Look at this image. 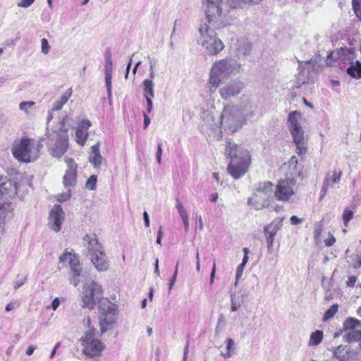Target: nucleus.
<instances>
[{"mask_svg": "<svg viewBox=\"0 0 361 361\" xmlns=\"http://www.w3.org/2000/svg\"><path fill=\"white\" fill-rule=\"evenodd\" d=\"M22 180L23 175L19 172L11 173L8 177L0 176V230L13 216L11 200L17 195Z\"/></svg>", "mask_w": 361, "mask_h": 361, "instance_id": "nucleus-1", "label": "nucleus"}, {"mask_svg": "<svg viewBox=\"0 0 361 361\" xmlns=\"http://www.w3.org/2000/svg\"><path fill=\"white\" fill-rule=\"evenodd\" d=\"M242 65L232 58L216 61L212 66L206 85V91L209 94L214 93L224 80L231 75L239 73Z\"/></svg>", "mask_w": 361, "mask_h": 361, "instance_id": "nucleus-2", "label": "nucleus"}, {"mask_svg": "<svg viewBox=\"0 0 361 361\" xmlns=\"http://www.w3.org/2000/svg\"><path fill=\"white\" fill-rule=\"evenodd\" d=\"M226 153L231 159L227 167L228 172L233 178H240L247 171L251 163L250 152L240 146L229 142L226 147Z\"/></svg>", "mask_w": 361, "mask_h": 361, "instance_id": "nucleus-3", "label": "nucleus"}, {"mask_svg": "<svg viewBox=\"0 0 361 361\" xmlns=\"http://www.w3.org/2000/svg\"><path fill=\"white\" fill-rule=\"evenodd\" d=\"M207 23H201L198 28L197 43L208 55H217L224 49V44L216 31Z\"/></svg>", "mask_w": 361, "mask_h": 361, "instance_id": "nucleus-4", "label": "nucleus"}, {"mask_svg": "<svg viewBox=\"0 0 361 361\" xmlns=\"http://www.w3.org/2000/svg\"><path fill=\"white\" fill-rule=\"evenodd\" d=\"M302 115L300 111H290L288 116L287 124L292 135L293 142L296 145V152L302 155L307 152V140L304 136V130L300 123Z\"/></svg>", "mask_w": 361, "mask_h": 361, "instance_id": "nucleus-5", "label": "nucleus"}, {"mask_svg": "<svg viewBox=\"0 0 361 361\" xmlns=\"http://www.w3.org/2000/svg\"><path fill=\"white\" fill-rule=\"evenodd\" d=\"M64 127L63 121L61 122V127L59 131H47L45 134L46 145L51 155L54 157L60 158L67 151L68 147V136L67 131L63 130Z\"/></svg>", "mask_w": 361, "mask_h": 361, "instance_id": "nucleus-6", "label": "nucleus"}, {"mask_svg": "<svg viewBox=\"0 0 361 361\" xmlns=\"http://www.w3.org/2000/svg\"><path fill=\"white\" fill-rule=\"evenodd\" d=\"M274 185L271 181L259 183L253 194L247 200V204L256 210L268 207L274 197Z\"/></svg>", "mask_w": 361, "mask_h": 361, "instance_id": "nucleus-7", "label": "nucleus"}, {"mask_svg": "<svg viewBox=\"0 0 361 361\" xmlns=\"http://www.w3.org/2000/svg\"><path fill=\"white\" fill-rule=\"evenodd\" d=\"M221 128L235 133L245 123L238 114V106L228 105L224 108L221 115Z\"/></svg>", "mask_w": 361, "mask_h": 361, "instance_id": "nucleus-8", "label": "nucleus"}, {"mask_svg": "<svg viewBox=\"0 0 361 361\" xmlns=\"http://www.w3.org/2000/svg\"><path fill=\"white\" fill-rule=\"evenodd\" d=\"M98 309L101 314L99 316L100 330L101 333L104 334L109 326L116 322V316L118 313L117 306L107 298H103L99 302Z\"/></svg>", "mask_w": 361, "mask_h": 361, "instance_id": "nucleus-9", "label": "nucleus"}, {"mask_svg": "<svg viewBox=\"0 0 361 361\" xmlns=\"http://www.w3.org/2000/svg\"><path fill=\"white\" fill-rule=\"evenodd\" d=\"M104 298L102 286L95 281L85 283L82 286V307L90 310L94 309L96 302Z\"/></svg>", "mask_w": 361, "mask_h": 361, "instance_id": "nucleus-10", "label": "nucleus"}, {"mask_svg": "<svg viewBox=\"0 0 361 361\" xmlns=\"http://www.w3.org/2000/svg\"><path fill=\"white\" fill-rule=\"evenodd\" d=\"M95 332V329H90L85 332L81 338V344L84 347L83 353L89 357L99 356L104 349L103 343L94 338Z\"/></svg>", "mask_w": 361, "mask_h": 361, "instance_id": "nucleus-11", "label": "nucleus"}, {"mask_svg": "<svg viewBox=\"0 0 361 361\" xmlns=\"http://www.w3.org/2000/svg\"><path fill=\"white\" fill-rule=\"evenodd\" d=\"M223 4V0H206L205 20L202 23L217 25L221 20Z\"/></svg>", "mask_w": 361, "mask_h": 361, "instance_id": "nucleus-12", "label": "nucleus"}, {"mask_svg": "<svg viewBox=\"0 0 361 361\" xmlns=\"http://www.w3.org/2000/svg\"><path fill=\"white\" fill-rule=\"evenodd\" d=\"M42 146L40 140L24 137V163L36 161L40 156Z\"/></svg>", "mask_w": 361, "mask_h": 361, "instance_id": "nucleus-13", "label": "nucleus"}, {"mask_svg": "<svg viewBox=\"0 0 361 361\" xmlns=\"http://www.w3.org/2000/svg\"><path fill=\"white\" fill-rule=\"evenodd\" d=\"M295 182L292 179H285L279 181L274 190V197L277 200L286 202L293 195V186Z\"/></svg>", "mask_w": 361, "mask_h": 361, "instance_id": "nucleus-14", "label": "nucleus"}, {"mask_svg": "<svg viewBox=\"0 0 361 361\" xmlns=\"http://www.w3.org/2000/svg\"><path fill=\"white\" fill-rule=\"evenodd\" d=\"M245 84L240 80L235 78L223 85L219 90L221 97L228 100L238 95L244 88Z\"/></svg>", "mask_w": 361, "mask_h": 361, "instance_id": "nucleus-15", "label": "nucleus"}, {"mask_svg": "<svg viewBox=\"0 0 361 361\" xmlns=\"http://www.w3.org/2000/svg\"><path fill=\"white\" fill-rule=\"evenodd\" d=\"M283 218H276L269 224L264 227V233L267 243V249L269 252L272 251L274 237L277 232L281 229Z\"/></svg>", "mask_w": 361, "mask_h": 361, "instance_id": "nucleus-16", "label": "nucleus"}, {"mask_svg": "<svg viewBox=\"0 0 361 361\" xmlns=\"http://www.w3.org/2000/svg\"><path fill=\"white\" fill-rule=\"evenodd\" d=\"M67 169L63 178V183L66 189L74 187L77 178V164L72 158L65 157Z\"/></svg>", "mask_w": 361, "mask_h": 361, "instance_id": "nucleus-17", "label": "nucleus"}, {"mask_svg": "<svg viewBox=\"0 0 361 361\" xmlns=\"http://www.w3.org/2000/svg\"><path fill=\"white\" fill-rule=\"evenodd\" d=\"M49 225L55 232H59L61 228V224L64 221V212L62 207L55 204L49 212Z\"/></svg>", "mask_w": 361, "mask_h": 361, "instance_id": "nucleus-18", "label": "nucleus"}, {"mask_svg": "<svg viewBox=\"0 0 361 361\" xmlns=\"http://www.w3.org/2000/svg\"><path fill=\"white\" fill-rule=\"evenodd\" d=\"M238 114L242 116V118L244 120V122L248 119H250L255 114V107L252 104L250 98L243 94L240 97V104L239 106H238Z\"/></svg>", "mask_w": 361, "mask_h": 361, "instance_id": "nucleus-19", "label": "nucleus"}, {"mask_svg": "<svg viewBox=\"0 0 361 361\" xmlns=\"http://www.w3.org/2000/svg\"><path fill=\"white\" fill-rule=\"evenodd\" d=\"M92 123L89 120H82L78 126L75 131L76 142L83 146L89 135L88 129Z\"/></svg>", "mask_w": 361, "mask_h": 361, "instance_id": "nucleus-20", "label": "nucleus"}, {"mask_svg": "<svg viewBox=\"0 0 361 361\" xmlns=\"http://www.w3.org/2000/svg\"><path fill=\"white\" fill-rule=\"evenodd\" d=\"M59 262L70 269L80 264L78 256L74 252H68L67 250L60 255Z\"/></svg>", "mask_w": 361, "mask_h": 361, "instance_id": "nucleus-21", "label": "nucleus"}, {"mask_svg": "<svg viewBox=\"0 0 361 361\" xmlns=\"http://www.w3.org/2000/svg\"><path fill=\"white\" fill-rule=\"evenodd\" d=\"M351 52L349 49L346 47H341L340 49L331 51L327 56L326 64L329 66H333L334 62L337 60L345 61L349 58Z\"/></svg>", "mask_w": 361, "mask_h": 361, "instance_id": "nucleus-22", "label": "nucleus"}, {"mask_svg": "<svg viewBox=\"0 0 361 361\" xmlns=\"http://www.w3.org/2000/svg\"><path fill=\"white\" fill-rule=\"evenodd\" d=\"M90 259L97 271H105L109 269L106 256L104 251L97 253V255L92 254Z\"/></svg>", "mask_w": 361, "mask_h": 361, "instance_id": "nucleus-23", "label": "nucleus"}, {"mask_svg": "<svg viewBox=\"0 0 361 361\" xmlns=\"http://www.w3.org/2000/svg\"><path fill=\"white\" fill-rule=\"evenodd\" d=\"M100 145L97 142L90 148V152L89 155V161L91 163L95 169H99L102 164L104 158L100 153Z\"/></svg>", "mask_w": 361, "mask_h": 361, "instance_id": "nucleus-24", "label": "nucleus"}, {"mask_svg": "<svg viewBox=\"0 0 361 361\" xmlns=\"http://www.w3.org/2000/svg\"><path fill=\"white\" fill-rule=\"evenodd\" d=\"M112 59L110 55L106 56L104 73H105V82L109 99L111 97V78H112Z\"/></svg>", "mask_w": 361, "mask_h": 361, "instance_id": "nucleus-25", "label": "nucleus"}, {"mask_svg": "<svg viewBox=\"0 0 361 361\" xmlns=\"http://www.w3.org/2000/svg\"><path fill=\"white\" fill-rule=\"evenodd\" d=\"M85 240L87 241V250L89 257H91L92 254L97 255V253L103 251L102 245L99 243L94 235H87Z\"/></svg>", "mask_w": 361, "mask_h": 361, "instance_id": "nucleus-26", "label": "nucleus"}, {"mask_svg": "<svg viewBox=\"0 0 361 361\" xmlns=\"http://www.w3.org/2000/svg\"><path fill=\"white\" fill-rule=\"evenodd\" d=\"M82 276V268L81 264H79L70 269L69 272V281L75 287L78 286L81 281Z\"/></svg>", "mask_w": 361, "mask_h": 361, "instance_id": "nucleus-27", "label": "nucleus"}, {"mask_svg": "<svg viewBox=\"0 0 361 361\" xmlns=\"http://www.w3.org/2000/svg\"><path fill=\"white\" fill-rule=\"evenodd\" d=\"M346 346L339 345L333 348L334 357L329 361H346L348 360V351Z\"/></svg>", "mask_w": 361, "mask_h": 361, "instance_id": "nucleus-28", "label": "nucleus"}, {"mask_svg": "<svg viewBox=\"0 0 361 361\" xmlns=\"http://www.w3.org/2000/svg\"><path fill=\"white\" fill-rule=\"evenodd\" d=\"M12 154L18 161L23 162V138L17 139L14 141Z\"/></svg>", "mask_w": 361, "mask_h": 361, "instance_id": "nucleus-29", "label": "nucleus"}, {"mask_svg": "<svg viewBox=\"0 0 361 361\" xmlns=\"http://www.w3.org/2000/svg\"><path fill=\"white\" fill-rule=\"evenodd\" d=\"M72 94L71 89L67 90L60 97L59 100H56L52 108L51 111H59L62 109L63 106L68 101L69 98Z\"/></svg>", "mask_w": 361, "mask_h": 361, "instance_id": "nucleus-30", "label": "nucleus"}, {"mask_svg": "<svg viewBox=\"0 0 361 361\" xmlns=\"http://www.w3.org/2000/svg\"><path fill=\"white\" fill-rule=\"evenodd\" d=\"M341 176V171H333L331 172H328L324 180V182L325 183V185H329L330 186H331L333 184L337 183L340 181Z\"/></svg>", "mask_w": 361, "mask_h": 361, "instance_id": "nucleus-31", "label": "nucleus"}, {"mask_svg": "<svg viewBox=\"0 0 361 361\" xmlns=\"http://www.w3.org/2000/svg\"><path fill=\"white\" fill-rule=\"evenodd\" d=\"M347 73L349 75L360 78H361V63L359 61H356L355 63H352L351 66L348 68Z\"/></svg>", "mask_w": 361, "mask_h": 361, "instance_id": "nucleus-32", "label": "nucleus"}, {"mask_svg": "<svg viewBox=\"0 0 361 361\" xmlns=\"http://www.w3.org/2000/svg\"><path fill=\"white\" fill-rule=\"evenodd\" d=\"M345 342L351 343L361 341V331L352 330L343 336Z\"/></svg>", "mask_w": 361, "mask_h": 361, "instance_id": "nucleus-33", "label": "nucleus"}, {"mask_svg": "<svg viewBox=\"0 0 361 361\" xmlns=\"http://www.w3.org/2000/svg\"><path fill=\"white\" fill-rule=\"evenodd\" d=\"M323 339V332L319 330H317L312 332L310 335L308 345H317Z\"/></svg>", "mask_w": 361, "mask_h": 361, "instance_id": "nucleus-34", "label": "nucleus"}, {"mask_svg": "<svg viewBox=\"0 0 361 361\" xmlns=\"http://www.w3.org/2000/svg\"><path fill=\"white\" fill-rule=\"evenodd\" d=\"M361 328V321L350 317L348 318L343 323V328L345 330H353L355 328Z\"/></svg>", "mask_w": 361, "mask_h": 361, "instance_id": "nucleus-35", "label": "nucleus"}, {"mask_svg": "<svg viewBox=\"0 0 361 361\" xmlns=\"http://www.w3.org/2000/svg\"><path fill=\"white\" fill-rule=\"evenodd\" d=\"M37 111V107L34 102H24V112L30 116H34Z\"/></svg>", "mask_w": 361, "mask_h": 361, "instance_id": "nucleus-36", "label": "nucleus"}, {"mask_svg": "<svg viewBox=\"0 0 361 361\" xmlns=\"http://www.w3.org/2000/svg\"><path fill=\"white\" fill-rule=\"evenodd\" d=\"M338 305L337 304L333 305L324 314L323 321H326L332 318L338 312Z\"/></svg>", "mask_w": 361, "mask_h": 361, "instance_id": "nucleus-37", "label": "nucleus"}, {"mask_svg": "<svg viewBox=\"0 0 361 361\" xmlns=\"http://www.w3.org/2000/svg\"><path fill=\"white\" fill-rule=\"evenodd\" d=\"M322 222H317L314 224V237L317 244L320 242L321 240V234L322 232Z\"/></svg>", "mask_w": 361, "mask_h": 361, "instance_id": "nucleus-38", "label": "nucleus"}, {"mask_svg": "<svg viewBox=\"0 0 361 361\" xmlns=\"http://www.w3.org/2000/svg\"><path fill=\"white\" fill-rule=\"evenodd\" d=\"M144 93H152L154 90V84L151 79H145L142 82Z\"/></svg>", "mask_w": 361, "mask_h": 361, "instance_id": "nucleus-39", "label": "nucleus"}, {"mask_svg": "<svg viewBox=\"0 0 361 361\" xmlns=\"http://www.w3.org/2000/svg\"><path fill=\"white\" fill-rule=\"evenodd\" d=\"M251 50V44L248 42H244L242 45L238 48V55L246 56L248 55Z\"/></svg>", "mask_w": 361, "mask_h": 361, "instance_id": "nucleus-40", "label": "nucleus"}, {"mask_svg": "<svg viewBox=\"0 0 361 361\" xmlns=\"http://www.w3.org/2000/svg\"><path fill=\"white\" fill-rule=\"evenodd\" d=\"M66 192L58 194L56 196V200L60 202H63L68 200L71 196V189L68 188Z\"/></svg>", "mask_w": 361, "mask_h": 361, "instance_id": "nucleus-41", "label": "nucleus"}, {"mask_svg": "<svg viewBox=\"0 0 361 361\" xmlns=\"http://www.w3.org/2000/svg\"><path fill=\"white\" fill-rule=\"evenodd\" d=\"M354 213L349 209H345L343 214V220L345 227L348 226V222L353 218Z\"/></svg>", "mask_w": 361, "mask_h": 361, "instance_id": "nucleus-42", "label": "nucleus"}, {"mask_svg": "<svg viewBox=\"0 0 361 361\" xmlns=\"http://www.w3.org/2000/svg\"><path fill=\"white\" fill-rule=\"evenodd\" d=\"M97 176H91L86 182V188L89 190H94L96 188Z\"/></svg>", "mask_w": 361, "mask_h": 361, "instance_id": "nucleus-43", "label": "nucleus"}, {"mask_svg": "<svg viewBox=\"0 0 361 361\" xmlns=\"http://www.w3.org/2000/svg\"><path fill=\"white\" fill-rule=\"evenodd\" d=\"M51 47L47 39L43 38L41 40V51L43 54H47L49 53Z\"/></svg>", "mask_w": 361, "mask_h": 361, "instance_id": "nucleus-44", "label": "nucleus"}, {"mask_svg": "<svg viewBox=\"0 0 361 361\" xmlns=\"http://www.w3.org/2000/svg\"><path fill=\"white\" fill-rule=\"evenodd\" d=\"M245 266L239 264L235 274V286H237L239 279L241 277Z\"/></svg>", "mask_w": 361, "mask_h": 361, "instance_id": "nucleus-45", "label": "nucleus"}, {"mask_svg": "<svg viewBox=\"0 0 361 361\" xmlns=\"http://www.w3.org/2000/svg\"><path fill=\"white\" fill-rule=\"evenodd\" d=\"M336 238L331 234L329 233V237L324 240L325 245L330 247L336 243Z\"/></svg>", "mask_w": 361, "mask_h": 361, "instance_id": "nucleus-46", "label": "nucleus"}, {"mask_svg": "<svg viewBox=\"0 0 361 361\" xmlns=\"http://www.w3.org/2000/svg\"><path fill=\"white\" fill-rule=\"evenodd\" d=\"M176 207L177 208L180 216L183 215L187 214V212H186L183 204L179 200H177Z\"/></svg>", "mask_w": 361, "mask_h": 361, "instance_id": "nucleus-47", "label": "nucleus"}, {"mask_svg": "<svg viewBox=\"0 0 361 361\" xmlns=\"http://www.w3.org/2000/svg\"><path fill=\"white\" fill-rule=\"evenodd\" d=\"M243 250L244 252V257H243V261H242L240 265L245 266L248 261V259H249L248 254L250 252V250L247 247H244Z\"/></svg>", "mask_w": 361, "mask_h": 361, "instance_id": "nucleus-48", "label": "nucleus"}, {"mask_svg": "<svg viewBox=\"0 0 361 361\" xmlns=\"http://www.w3.org/2000/svg\"><path fill=\"white\" fill-rule=\"evenodd\" d=\"M183 221L185 231L187 232L189 230V219L188 214L180 216Z\"/></svg>", "mask_w": 361, "mask_h": 361, "instance_id": "nucleus-49", "label": "nucleus"}, {"mask_svg": "<svg viewBox=\"0 0 361 361\" xmlns=\"http://www.w3.org/2000/svg\"><path fill=\"white\" fill-rule=\"evenodd\" d=\"M145 99H146V101H147V112L148 114L151 113L152 110V99L148 96V95H145Z\"/></svg>", "mask_w": 361, "mask_h": 361, "instance_id": "nucleus-50", "label": "nucleus"}, {"mask_svg": "<svg viewBox=\"0 0 361 361\" xmlns=\"http://www.w3.org/2000/svg\"><path fill=\"white\" fill-rule=\"evenodd\" d=\"M357 281V277L355 276H349L346 284L349 287H353Z\"/></svg>", "mask_w": 361, "mask_h": 361, "instance_id": "nucleus-51", "label": "nucleus"}, {"mask_svg": "<svg viewBox=\"0 0 361 361\" xmlns=\"http://www.w3.org/2000/svg\"><path fill=\"white\" fill-rule=\"evenodd\" d=\"M161 155H162V149H161V145H158L157 147V160L159 164H161Z\"/></svg>", "mask_w": 361, "mask_h": 361, "instance_id": "nucleus-52", "label": "nucleus"}, {"mask_svg": "<svg viewBox=\"0 0 361 361\" xmlns=\"http://www.w3.org/2000/svg\"><path fill=\"white\" fill-rule=\"evenodd\" d=\"M216 262H214L213 266H212V272H211V275H210V280H209L210 284H212L214 283V277H215V274H216Z\"/></svg>", "mask_w": 361, "mask_h": 361, "instance_id": "nucleus-53", "label": "nucleus"}, {"mask_svg": "<svg viewBox=\"0 0 361 361\" xmlns=\"http://www.w3.org/2000/svg\"><path fill=\"white\" fill-rule=\"evenodd\" d=\"M315 39L317 41V42H319L321 41V43L322 44H329V39L326 36H320V35H317L315 36Z\"/></svg>", "mask_w": 361, "mask_h": 361, "instance_id": "nucleus-54", "label": "nucleus"}, {"mask_svg": "<svg viewBox=\"0 0 361 361\" xmlns=\"http://www.w3.org/2000/svg\"><path fill=\"white\" fill-rule=\"evenodd\" d=\"M241 306V305L240 303H237L235 300L232 298H231V310L233 312H235L237 311L240 307Z\"/></svg>", "mask_w": 361, "mask_h": 361, "instance_id": "nucleus-55", "label": "nucleus"}, {"mask_svg": "<svg viewBox=\"0 0 361 361\" xmlns=\"http://www.w3.org/2000/svg\"><path fill=\"white\" fill-rule=\"evenodd\" d=\"M226 343H227V350L228 351H231L232 350L234 349L235 343L232 338H228L226 341Z\"/></svg>", "mask_w": 361, "mask_h": 361, "instance_id": "nucleus-56", "label": "nucleus"}, {"mask_svg": "<svg viewBox=\"0 0 361 361\" xmlns=\"http://www.w3.org/2000/svg\"><path fill=\"white\" fill-rule=\"evenodd\" d=\"M60 305V300L59 298H56L54 299L51 304V307L53 309V310H56V309L59 307Z\"/></svg>", "mask_w": 361, "mask_h": 361, "instance_id": "nucleus-57", "label": "nucleus"}, {"mask_svg": "<svg viewBox=\"0 0 361 361\" xmlns=\"http://www.w3.org/2000/svg\"><path fill=\"white\" fill-rule=\"evenodd\" d=\"M177 276L178 275H175L173 274V276L171 277L170 281H169V291L170 292L171 290V289L173 288L174 284H175V282L177 279Z\"/></svg>", "mask_w": 361, "mask_h": 361, "instance_id": "nucleus-58", "label": "nucleus"}, {"mask_svg": "<svg viewBox=\"0 0 361 361\" xmlns=\"http://www.w3.org/2000/svg\"><path fill=\"white\" fill-rule=\"evenodd\" d=\"M290 224L293 225H297L302 222V219L298 218L296 216H292L290 217Z\"/></svg>", "mask_w": 361, "mask_h": 361, "instance_id": "nucleus-59", "label": "nucleus"}, {"mask_svg": "<svg viewBox=\"0 0 361 361\" xmlns=\"http://www.w3.org/2000/svg\"><path fill=\"white\" fill-rule=\"evenodd\" d=\"M131 64H132V56L129 57L128 63L127 66H126V74H125V78H128V74H129V71H130V69Z\"/></svg>", "mask_w": 361, "mask_h": 361, "instance_id": "nucleus-60", "label": "nucleus"}, {"mask_svg": "<svg viewBox=\"0 0 361 361\" xmlns=\"http://www.w3.org/2000/svg\"><path fill=\"white\" fill-rule=\"evenodd\" d=\"M150 123V119L149 116L144 113V128H147Z\"/></svg>", "mask_w": 361, "mask_h": 361, "instance_id": "nucleus-61", "label": "nucleus"}, {"mask_svg": "<svg viewBox=\"0 0 361 361\" xmlns=\"http://www.w3.org/2000/svg\"><path fill=\"white\" fill-rule=\"evenodd\" d=\"M143 219H144V221H145V224L147 227H149V216H148V214L147 212H144L143 213Z\"/></svg>", "mask_w": 361, "mask_h": 361, "instance_id": "nucleus-62", "label": "nucleus"}, {"mask_svg": "<svg viewBox=\"0 0 361 361\" xmlns=\"http://www.w3.org/2000/svg\"><path fill=\"white\" fill-rule=\"evenodd\" d=\"M188 348H189V343L188 342L186 343V345H185V348H184V353H183V361H187L188 353Z\"/></svg>", "mask_w": 361, "mask_h": 361, "instance_id": "nucleus-63", "label": "nucleus"}, {"mask_svg": "<svg viewBox=\"0 0 361 361\" xmlns=\"http://www.w3.org/2000/svg\"><path fill=\"white\" fill-rule=\"evenodd\" d=\"M356 16L361 21V6L353 8Z\"/></svg>", "mask_w": 361, "mask_h": 361, "instance_id": "nucleus-64", "label": "nucleus"}]
</instances>
